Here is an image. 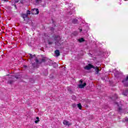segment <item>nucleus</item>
<instances>
[{
    "instance_id": "f257e3e1",
    "label": "nucleus",
    "mask_w": 128,
    "mask_h": 128,
    "mask_svg": "<svg viewBox=\"0 0 128 128\" xmlns=\"http://www.w3.org/2000/svg\"><path fill=\"white\" fill-rule=\"evenodd\" d=\"M84 68L88 70H90V68H94V70H95L96 74H98V72H100V69H98V66L94 67V66L90 64L88 66H86Z\"/></svg>"
},
{
    "instance_id": "f03ea898",
    "label": "nucleus",
    "mask_w": 128,
    "mask_h": 128,
    "mask_svg": "<svg viewBox=\"0 0 128 128\" xmlns=\"http://www.w3.org/2000/svg\"><path fill=\"white\" fill-rule=\"evenodd\" d=\"M54 40L56 41L55 42L56 45L60 46V36L58 35L55 36Z\"/></svg>"
},
{
    "instance_id": "7ed1b4c3",
    "label": "nucleus",
    "mask_w": 128,
    "mask_h": 128,
    "mask_svg": "<svg viewBox=\"0 0 128 128\" xmlns=\"http://www.w3.org/2000/svg\"><path fill=\"white\" fill-rule=\"evenodd\" d=\"M79 82L80 84L78 85L79 88H84L86 86V82H84L82 84V80H80Z\"/></svg>"
},
{
    "instance_id": "20e7f679",
    "label": "nucleus",
    "mask_w": 128,
    "mask_h": 128,
    "mask_svg": "<svg viewBox=\"0 0 128 128\" xmlns=\"http://www.w3.org/2000/svg\"><path fill=\"white\" fill-rule=\"evenodd\" d=\"M31 12L32 14H38L40 12V11L38 10V9L34 8L32 10Z\"/></svg>"
},
{
    "instance_id": "39448f33",
    "label": "nucleus",
    "mask_w": 128,
    "mask_h": 128,
    "mask_svg": "<svg viewBox=\"0 0 128 128\" xmlns=\"http://www.w3.org/2000/svg\"><path fill=\"white\" fill-rule=\"evenodd\" d=\"M128 76L126 77V78L122 81V82L126 86H128Z\"/></svg>"
},
{
    "instance_id": "423d86ee",
    "label": "nucleus",
    "mask_w": 128,
    "mask_h": 128,
    "mask_svg": "<svg viewBox=\"0 0 128 128\" xmlns=\"http://www.w3.org/2000/svg\"><path fill=\"white\" fill-rule=\"evenodd\" d=\"M63 124H64V126H71V124H72V123L68 122L66 120H64L63 121Z\"/></svg>"
},
{
    "instance_id": "0eeeda50",
    "label": "nucleus",
    "mask_w": 128,
    "mask_h": 128,
    "mask_svg": "<svg viewBox=\"0 0 128 128\" xmlns=\"http://www.w3.org/2000/svg\"><path fill=\"white\" fill-rule=\"evenodd\" d=\"M55 54H56V56H60V51L58 50H56L55 52Z\"/></svg>"
},
{
    "instance_id": "6e6552de",
    "label": "nucleus",
    "mask_w": 128,
    "mask_h": 128,
    "mask_svg": "<svg viewBox=\"0 0 128 128\" xmlns=\"http://www.w3.org/2000/svg\"><path fill=\"white\" fill-rule=\"evenodd\" d=\"M123 96H128V90H125L122 92Z\"/></svg>"
},
{
    "instance_id": "1a4fd4ad",
    "label": "nucleus",
    "mask_w": 128,
    "mask_h": 128,
    "mask_svg": "<svg viewBox=\"0 0 128 128\" xmlns=\"http://www.w3.org/2000/svg\"><path fill=\"white\" fill-rule=\"evenodd\" d=\"M78 108L79 110H82V104L80 103L77 104Z\"/></svg>"
},
{
    "instance_id": "9d476101",
    "label": "nucleus",
    "mask_w": 128,
    "mask_h": 128,
    "mask_svg": "<svg viewBox=\"0 0 128 128\" xmlns=\"http://www.w3.org/2000/svg\"><path fill=\"white\" fill-rule=\"evenodd\" d=\"M35 2H34V4L38 5V4H40V0H34Z\"/></svg>"
},
{
    "instance_id": "9b49d317",
    "label": "nucleus",
    "mask_w": 128,
    "mask_h": 128,
    "mask_svg": "<svg viewBox=\"0 0 128 128\" xmlns=\"http://www.w3.org/2000/svg\"><path fill=\"white\" fill-rule=\"evenodd\" d=\"M22 16L23 18H28V15L26 14H23L22 15Z\"/></svg>"
},
{
    "instance_id": "f8f14e48",
    "label": "nucleus",
    "mask_w": 128,
    "mask_h": 128,
    "mask_svg": "<svg viewBox=\"0 0 128 128\" xmlns=\"http://www.w3.org/2000/svg\"><path fill=\"white\" fill-rule=\"evenodd\" d=\"M78 42H84V38H81L78 40Z\"/></svg>"
},
{
    "instance_id": "ddd939ff",
    "label": "nucleus",
    "mask_w": 128,
    "mask_h": 128,
    "mask_svg": "<svg viewBox=\"0 0 128 128\" xmlns=\"http://www.w3.org/2000/svg\"><path fill=\"white\" fill-rule=\"evenodd\" d=\"M36 121H35V123L36 124H38V122H40V118H38V117H37L36 118Z\"/></svg>"
},
{
    "instance_id": "4468645a",
    "label": "nucleus",
    "mask_w": 128,
    "mask_h": 128,
    "mask_svg": "<svg viewBox=\"0 0 128 128\" xmlns=\"http://www.w3.org/2000/svg\"><path fill=\"white\" fill-rule=\"evenodd\" d=\"M72 22H73V24H76V22H78V20L77 19H74L72 20Z\"/></svg>"
},
{
    "instance_id": "2eb2a0df",
    "label": "nucleus",
    "mask_w": 128,
    "mask_h": 128,
    "mask_svg": "<svg viewBox=\"0 0 128 128\" xmlns=\"http://www.w3.org/2000/svg\"><path fill=\"white\" fill-rule=\"evenodd\" d=\"M35 62L36 64H38V60L37 58L35 59Z\"/></svg>"
},
{
    "instance_id": "dca6fc26",
    "label": "nucleus",
    "mask_w": 128,
    "mask_h": 128,
    "mask_svg": "<svg viewBox=\"0 0 128 128\" xmlns=\"http://www.w3.org/2000/svg\"><path fill=\"white\" fill-rule=\"evenodd\" d=\"M28 16V14H30V10H28V12H27V14H26Z\"/></svg>"
},
{
    "instance_id": "f3484780",
    "label": "nucleus",
    "mask_w": 128,
    "mask_h": 128,
    "mask_svg": "<svg viewBox=\"0 0 128 128\" xmlns=\"http://www.w3.org/2000/svg\"><path fill=\"white\" fill-rule=\"evenodd\" d=\"M72 108H76V104H72Z\"/></svg>"
},
{
    "instance_id": "a211bd4d",
    "label": "nucleus",
    "mask_w": 128,
    "mask_h": 128,
    "mask_svg": "<svg viewBox=\"0 0 128 128\" xmlns=\"http://www.w3.org/2000/svg\"><path fill=\"white\" fill-rule=\"evenodd\" d=\"M8 77L10 78H14V76H12L10 75L8 76Z\"/></svg>"
},
{
    "instance_id": "6ab92c4d",
    "label": "nucleus",
    "mask_w": 128,
    "mask_h": 128,
    "mask_svg": "<svg viewBox=\"0 0 128 128\" xmlns=\"http://www.w3.org/2000/svg\"><path fill=\"white\" fill-rule=\"evenodd\" d=\"M42 62H46V58H44L42 59Z\"/></svg>"
},
{
    "instance_id": "aec40b11",
    "label": "nucleus",
    "mask_w": 128,
    "mask_h": 128,
    "mask_svg": "<svg viewBox=\"0 0 128 128\" xmlns=\"http://www.w3.org/2000/svg\"><path fill=\"white\" fill-rule=\"evenodd\" d=\"M125 122H128V118H126Z\"/></svg>"
},
{
    "instance_id": "412c9836",
    "label": "nucleus",
    "mask_w": 128,
    "mask_h": 128,
    "mask_svg": "<svg viewBox=\"0 0 128 128\" xmlns=\"http://www.w3.org/2000/svg\"><path fill=\"white\" fill-rule=\"evenodd\" d=\"M52 44V42H48V44Z\"/></svg>"
},
{
    "instance_id": "4be33fe9",
    "label": "nucleus",
    "mask_w": 128,
    "mask_h": 128,
    "mask_svg": "<svg viewBox=\"0 0 128 128\" xmlns=\"http://www.w3.org/2000/svg\"><path fill=\"white\" fill-rule=\"evenodd\" d=\"M9 82H10V84H12V81H10Z\"/></svg>"
},
{
    "instance_id": "5701e85b",
    "label": "nucleus",
    "mask_w": 128,
    "mask_h": 128,
    "mask_svg": "<svg viewBox=\"0 0 128 128\" xmlns=\"http://www.w3.org/2000/svg\"><path fill=\"white\" fill-rule=\"evenodd\" d=\"M118 110H119V111L122 110V108H119Z\"/></svg>"
},
{
    "instance_id": "b1692460",
    "label": "nucleus",
    "mask_w": 128,
    "mask_h": 128,
    "mask_svg": "<svg viewBox=\"0 0 128 128\" xmlns=\"http://www.w3.org/2000/svg\"><path fill=\"white\" fill-rule=\"evenodd\" d=\"M30 58H32V54H30Z\"/></svg>"
},
{
    "instance_id": "393cba45",
    "label": "nucleus",
    "mask_w": 128,
    "mask_h": 128,
    "mask_svg": "<svg viewBox=\"0 0 128 128\" xmlns=\"http://www.w3.org/2000/svg\"><path fill=\"white\" fill-rule=\"evenodd\" d=\"M80 32H82V29H80Z\"/></svg>"
},
{
    "instance_id": "a878e982",
    "label": "nucleus",
    "mask_w": 128,
    "mask_h": 128,
    "mask_svg": "<svg viewBox=\"0 0 128 128\" xmlns=\"http://www.w3.org/2000/svg\"><path fill=\"white\" fill-rule=\"evenodd\" d=\"M24 68H26V66H24Z\"/></svg>"
},
{
    "instance_id": "bb28decb",
    "label": "nucleus",
    "mask_w": 128,
    "mask_h": 128,
    "mask_svg": "<svg viewBox=\"0 0 128 128\" xmlns=\"http://www.w3.org/2000/svg\"><path fill=\"white\" fill-rule=\"evenodd\" d=\"M116 98H118V96H116Z\"/></svg>"
},
{
    "instance_id": "cd10ccee",
    "label": "nucleus",
    "mask_w": 128,
    "mask_h": 128,
    "mask_svg": "<svg viewBox=\"0 0 128 128\" xmlns=\"http://www.w3.org/2000/svg\"><path fill=\"white\" fill-rule=\"evenodd\" d=\"M32 66L34 67V64H32Z\"/></svg>"
},
{
    "instance_id": "c85d7f7f",
    "label": "nucleus",
    "mask_w": 128,
    "mask_h": 128,
    "mask_svg": "<svg viewBox=\"0 0 128 128\" xmlns=\"http://www.w3.org/2000/svg\"><path fill=\"white\" fill-rule=\"evenodd\" d=\"M20 2H22L20 1Z\"/></svg>"
},
{
    "instance_id": "c756f323",
    "label": "nucleus",
    "mask_w": 128,
    "mask_h": 128,
    "mask_svg": "<svg viewBox=\"0 0 128 128\" xmlns=\"http://www.w3.org/2000/svg\"><path fill=\"white\" fill-rule=\"evenodd\" d=\"M70 6H72V4H70Z\"/></svg>"
},
{
    "instance_id": "7c9ffc66",
    "label": "nucleus",
    "mask_w": 128,
    "mask_h": 128,
    "mask_svg": "<svg viewBox=\"0 0 128 128\" xmlns=\"http://www.w3.org/2000/svg\"><path fill=\"white\" fill-rule=\"evenodd\" d=\"M70 6H69V8H70Z\"/></svg>"
}]
</instances>
